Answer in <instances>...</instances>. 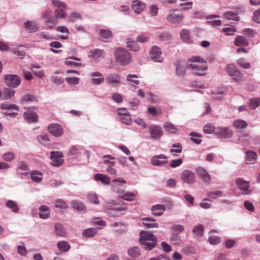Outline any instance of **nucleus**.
I'll return each mask as SVG.
<instances>
[{"label": "nucleus", "mask_w": 260, "mask_h": 260, "mask_svg": "<svg viewBox=\"0 0 260 260\" xmlns=\"http://www.w3.org/2000/svg\"><path fill=\"white\" fill-rule=\"evenodd\" d=\"M187 66L191 68L196 75L204 76L206 74L208 68L207 63L199 56H192L189 58L187 60Z\"/></svg>", "instance_id": "f257e3e1"}, {"label": "nucleus", "mask_w": 260, "mask_h": 260, "mask_svg": "<svg viewBox=\"0 0 260 260\" xmlns=\"http://www.w3.org/2000/svg\"><path fill=\"white\" fill-rule=\"evenodd\" d=\"M140 242L145 249L151 250L157 244V238L150 232L142 231L140 233Z\"/></svg>", "instance_id": "f03ea898"}, {"label": "nucleus", "mask_w": 260, "mask_h": 260, "mask_svg": "<svg viewBox=\"0 0 260 260\" xmlns=\"http://www.w3.org/2000/svg\"><path fill=\"white\" fill-rule=\"evenodd\" d=\"M105 212L111 217L120 216L124 214L126 210L125 204H113L107 203L105 205Z\"/></svg>", "instance_id": "7ed1b4c3"}, {"label": "nucleus", "mask_w": 260, "mask_h": 260, "mask_svg": "<svg viewBox=\"0 0 260 260\" xmlns=\"http://www.w3.org/2000/svg\"><path fill=\"white\" fill-rule=\"evenodd\" d=\"M114 55L116 61L121 65H127L132 61V55L126 49L118 47L114 52Z\"/></svg>", "instance_id": "20e7f679"}, {"label": "nucleus", "mask_w": 260, "mask_h": 260, "mask_svg": "<svg viewBox=\"0 0 260 260\" xmlns=\"http://www.w3.org/2000/svg\"><path fill=\"white\" fill-rule=\"evenodd\" d=\"M183 19L182 13L177 9L170 10L167 16V21L173 24L179 23Z\"/></svg>", "instance_id": "39448f33"}, {"label": "nucleus", "mask_w": 260, "mask_h": 260, "mask_svg": "<svg viewBox=\"0 0 260 260\" xmlns=\"http://www.w3.org/2000/svg\"><path fill=\"white\" fill-rule=\"evenodd\" d=\"M5 82L8 86L15 88L20 85L21 79L18 75L8 74L5 77Z\"/></svg>", "instance_id": "423d86ee"}, {"label": "nucleus", "mask_w": 260, "mask_h": 260, "mask_svg": "<svg viewBox=\"0 0 260 260\" xmlns=\"http://www.w3.org/2000/svg\"><path fill=\"white\" fill-rule=\"evenodd\" d=\"M112 182V187L114 192L118 194H122L124 192V184L126 183L124 180L118 178L114 179Z\"/></svg>", "instance_id": "0eeeda50"}, {"label": "nucleus", "mask_w": 260, "mask_h": 260, "mask_svg": "<svg viewBox=\"0 0 260 260\" xmlns=\"http://www.w3.org/2000/svg\"><path fill=\"white\" fill-rule=\"evenodd\" d=\"M228 74L236 82H240L243 81V77L241 73L237 70L233 64H229L227 67Z\"/></svg>", "instance_id": "6e6552de"}, {"label": "nucleus", "mask_w": 260, "mask_h": 260, "mask_svg": "<svg viewBox=\"0 0 260 260\" xmlns=\"http://www.w3.org/2000/svg\"><path fill=\"white\" fill-rule=\"evenodd\" d=\"M48 130L50 134L55 137H59L63 134L62 126L59 124L52 123L48 125Z\"/></svg>", "instance_id": "1a4fd4ad"}, {"label": "nucleus", "mask_w": 260, "mask_h": 260, "mask_svg": "<svg viewBox=\"0 0 260 260\" xmlns=\"http://www.w3.org/2000/svg\"><path fill=\"white\" fill-rule=\"evenodd\" d=\"M182 181L187 184H191L196 181V176L193 172L189 170H183L181 173Z\"/></svg>", "instance_id": "9d476101"}, {"label": "nucleus", "mask_w": 260, "mask_h": 260, "mask_svg": "<svg viewBox=\"0 0 260 260\" xmlns=\"http://www.w3.org/2000/svg\"><path fill=\"white\" fill-rule=\"evenodd\" d=\"M214 135L218 138L226 139L232 137V132L226 127H218L215 128Z\"/></svg>", "instance_id": "9b49d317"}, {"label": "nucleus", "mask_w": 260, "mask_h": 260, "mask_svg": "<svg viewBox=\"0 0 260 260\" xmlns=\"http://www.w3.org/2000/svg\"><path fill=\"white\" fill-rule=\"evenodd\" d=\"M63 154L59 151H52L50 153V158L51 164L54 166H59L63 162Z\"/></svg>", "instance_id": "f8f14e48"}, {"label": "nucleus", "mask_w": 260, "mask_h": 260, "mask_svg": "<svg viewBox=\"0 0 260 260\" xmlns=\"http://www.w3.org/2000/svg\"><path fill=\"white\" fill-rule=\"evenodd\" d=\"M150 57L154 62H162L163 58L161 56V51L159 47L156 46L152 47L150 51Z\"/></svg>", "instance_id": "ddd939ff"}, {"label": "nucleus", "mask_w": 260, "mask_h": 260, "mask_svg": "<svg viewBox=\"0 0 260 260\" xmlns=\"http://www.w3.org/2000/svg\"><path fill=\"white\" fill-rule=\"evenodd\" d=\"M168 157L162 154L154 155L151 158V164L154 166H162L168 162Z\"/></svg>", "instance_id": "4468645a"}, {"label": "nucleus", "mask_w": 260, "mask_h": 260, "mask_svg": "<svg viewBox=\"0 0 260 260\" xmlns=\"http://www.w3.org/2000/svg\"><path fill=\"white\" fill-rule=\"evenodd\" d=\"M149 132L151 137L155 140H158L163 135L164 132L161 127L157 125L151 124L149 126Z\"/></svg>", "instance_id": "2eb2a0df"}, {"label": "nucleus", "mask_w": 260, "mask_h": 260, "mask_svg": "<svg viewBox=\"0 0 260 260\" xmlns=\"http://www.w3.org/2000/svg\"><path fill=\"white\" fill-rule=\"evenodd\" d=\"M235 182L241 190L243 194H249L251 193L250 190L249 189L250 186L249 182L245 181L241 178H237Z\"/></svg>", "instance_id": "dca6fc26"}, {"label": "nucleus", "mask_w": 260, "mask_h": 260, "mask_svg": "<svg viewBox=\"0 0 260 260\" xmlns=\"http://www.w3.org/2000/svg\"><path fill=\"white\" fill-rule=\"evenodd\" d=\"M105 79L106 82L109 84L119 86L121 77L118 74L111 73L106 76Z\"/></svg>", "instance_id": "f3484780"}, {"label": "nucleus", "mask_w": 260, "mask_h": 260, "mask_svg": "<svg viewBox=\"0 0 260 260\" xmlns=\"http://www.w3.org/2000/svg\"><path fill=\"white\" fill-rule=\"evenodd\" d=\"M90 76L92 77L90 79V82L93 85H100L104 81L103 75L99 72H94L90 74Z\"/></svg>", "instance_id": "a211bd4d"}, {"label": "nucleus", "mask_w": 260, "mask_h": 260, "mask_svg": "<svg viewBox=\"0 0 260 260\" xmlns=\"http://www.w3.org/2000/svg\"><path fill=\"white\" fill-rule=\"evenodd\" d=\"M257 159V153L252 150H247L246 152L245 162L247 164H254Z\"/></svg>", "instance_id": "6ab92c4d"}, {"label": "nucleus", "mask_w": 260, "mask_h": 260, "mask_svg": "<svg viewBox=\"0 0 260 260\" xmlns=\"http://www.w3.org/2000/svg\"><path fill=\"white\" fill-rule=\"evenodd\" d=\"M15 91V90L5 87L2 91V95L0 97V100L5 101L8 100L14 96Z\"/></svg>", "instance_id": "aec40b11"}, {"label": "nucleus", "mask_w": 260, "mask_h": 260, "mask_svg": "<svg viewBox=\"0 0 260 260\" xmlns=\"http://www.w3.org/2000/svg\"><path fill=\"white\" fill-rule=\"evenodd\" d=\"M190 32L186 29H182L180 32V37L181 40L185 43L190 44L192 43V40L190 36Z\"/></svg>", "instance_id": "412c9836"}, {"label": "nucleus", "mask_w": 260, "mask_h": 260, "mask_svg": "<svg viewBox=\"0 0 260 260\" xmlns=\"http://www.w3.org/2000/svg\"><path fill=\"white\" fill-rule=\"evenodd\" d=\"M198 175L205 182H208L211 180L209 174L206 170L202 167H198L196 169Z\"/></svg>", "instance_id": "4be33fe9"}, {"label": "nucleus", "mask_w": 260, "mask_h": 260, "mask_svg": "<svg viewBox=\"0 0 260 260\" xmlns=\"http://www.w3.org/2000/svg\"><path fill=\"white\" fill-rule=\"evenodd\" d=\"M143 224L146 229L157 228L158 224L155 220L151 217H144L142 219Z\"/></svg>", "instance_id": "5701e85b"}, {"label": "nucleus", "mask_w": 260, "mask_h": 260, "mask_svg": "<svg viewBox=\"0 0 260 260\" xmlns=\"http://www.w3.org/2000/svg\"><path fill=\"white\" fill-rule=\"evenodd\" d=\"M24 119L28 123H36L38 120V116L37 114L34 112L27 111L23 114Z\"/></svg>", "instance_id": "b1692460"}, {"label": "nucleus", "mask_w": 260, "mask_h": 260, "mask_svg": "<svg viewBox=\"0 0 260 260\" xmlns=\"http://www.w3.org/2000/svg\"><path fill=\"white\" fill-rule=\"evenodd\" d=\"M166 210V207L162 204H156L152 206L151 211L156 216L161 215Z\"/></svg>", "instance_id": "393cba45"}, {"label": "nucleus", "mask_w": 260, "mask_h": 260, "mask_svg": "<svg viewBox=\"0 0 260 260\" xmlns=\"http://www.w3.org/2000/svg\"><path fill=\"white\" fill-rule=\"evenodd\" d=\"M145 8V4L137 0L134 1L132 3V9L137 13H141Z\"/></svg>", "instance_id": "a878e982"}, {"label": "nucleus", "mask_w": 260, "mask_h": 260, "mask_svg": "<svg viewBox=\"0 0 260 260\" xmlns=\"http://www.w3.org/2000/svg\"><path fill=\"white\" fill-rule=\"evenodd\" d=\"M55 231L58 236L65 237L67 236L66 228L60 223H57L54 225Z\"/></svg>", "instance_id": "bb28decb"}, {"label": "nucleus", "mask_w": 260, "mask_h": 260, "mask_svg": "<svg viewBox=\"0 0 260 260\" xmlns=\"http://www.w3.org/2000/svg\"><path fill=\"white\" fill-rule=\"evenodd\" d=\"M29 171L27 165L23 161H20L18 162L17 172L18 173L23 175L26 174Z\"/></svg>", "instance_id": "cd10ccee"}, {"label": "nucleus", "mask_w": 260, "mask_h": 260, "mask_svg": "<svg viewBox=\"0 0 260 260\" xmlns=\"http://www.w3.org/2000/svg\"><path fill=\"white\" fill-rule=\"evenodd\" d=\"M186 64L184 61H180L178 64H176V73L177 76H181L184 75L186 69Z\"/></svg>", "instance_id": "c85d7f7f"}, {"label": "nucleus", "mask_w": 260, "mask_h": 260, "mask_svg": "<svg viewBox=\"0 0 260 260\" xmlns=\"http://www.w3.org/2000/svg\"><path fill=\"white\" fill-rule=\"evenodd\" d=\"M216 233L217 232L215 230H211L209 233V242L212 245L217 244L220 242V238L218 236L213 235L214 233Z\"/></svg>", "instance_id": "c756f323"}, {"label": "nucleus", "mask_w": 260, "mask_h": 260, "mask_svg": "<svg viewBox=\"0 0 260 260\" xmlns=\"http://www.w3.org/2000/svg\"><path fill=\"white\" fill-rule=\"evenodd\" d=\"M95 180L101 181L104 185H109L110 183V178L107 175L98 173L94 175Z\"/></svg>", "instance_id": "7c9ffc66"}, {"label": "nucleus", "mask_w": 260, "mask_h": 260, "mask_svg": "<svg viewBox=\"0 0 260 260\" xmlns=\"http://www.w3.org/2000/svg\"><path fill=\"white\" fill-rule=\"evenodd\" d=\"M234 44L237 46H246L249 44V42L245 37L238 36L235 40Z\"/></svg>", "instance_id": "2f4dec72"}, {"label": "nucleus", "mask_w": 260, "mask_h": 260, "mask_svg": "<svg viewBox=\"0 0 260 260\" xmlns=\"http://www.w3.org/2000/svg\"><path fill=\"white\" fill-rule=\"evenodd\" d=\"M104 54V51L100 49H94L91 50L89 53V56L94 60L99 59Z\"/></svg>", "instance_id": "473e14b6"}, {"label": "nucleus", "mask_w": 260, "mask_h": 260, "mask_svg": "<svg viewBox=\"0 0 260 260\" xmlns=\"http://www.w3.org/2000/svg\"><path fill=\"white\" fill-rule=\"evenodd\" d=\"M163 127L170 134H176L178 129L176 125L170 123V122H166L163 125Z\"/></svg>", "instance_id": "72a5a7b5"}, {"label": "nucleus", "mask_w": 260, "mask_h": 260, "mask_svg": "<svg viewBox=\"0 0 260 260\" xmlns=\"http://www.w3.org/2000/svg\"><path fill=\"white\" fill-rule=\"evenodd\" d=\"M6 206L14 213H18L19 211V208L17 204L13 200H9L7 201Z\"/></svg>", "instance_id": "f704fd0d"}, {"label": "nucleus", "mask_w": 260, "mask_h": 260, "mask_svg": "<svg viewBox=\"0 0 260 260\" xmlns=\"http://www.w3.org/2000/svg\"><path fill=\"white\" fill-rule=\"evenodd\" d=\"M135 198L136 193L130 191L123 192L119 196V198L128 202L133 201Z\"/></svg>", "instance_id": "c9c22d12"}, {"label": "nucleus", "mask_w": 260, "mask_h": 260, "mask_svg": "<svg viewBox=\"0 0 260 260\" xmlns=\"http://www.w3.org/2000/svg\"><path fill=\"white\" fill-rule=\"evenodd\" d=\"M0 108L2 110H13L17 112L19 111V107L15 104L9 103L8 102H4L0 105Z\"/></svg>", "instance_id": "e433bc0d"}, {"label": "nucleus", "mask_w": 260, "mask_h": 260, "mask_svg": "<svg viewBox=\"0 0 260 260\" xmlns=\"http://www.w3.org/2000/svg\"><path fill=\"white\" fill-rule=\"evenodd\" d=\"M72 207L78 211H85L86 208L84 204L79 201L74 200L71 203Z\"/></svg>", "instance_id": "4c0bfd02"}, {"label": "nucleus", "mask_w": 260, "mask_h": 260, "mask_svg": "<svg viewBox=\"0 0 260 260\" xmlns=\"http://www.w3.org/2000/svg\"><path fill=\"white\" fill-rule=\"evenodd\" d=\"M38 99L36 96L32 94H27L23 96L21 100L22 104L30 103L31 102H38Z\"/></svg>", "instance_id": "58836bf2"}, {"label": "nucleus", "mask_w": 260, "mask_h": 260, "mask_svg": "<svg viewBox=\"0 0 260 260\" xmlns=\"http://www.w3.org/2000/svg\"><path fill=\"white\" fill-rule=\"evenodd\" d=\"M204 226L202 224H198L192 229V233L197 237H201L203 235Z\"/></svg>", "instance_id": "ea45409f"}, {"label": "nucleus", "mask_w": 260, "mask_h": 260, "mask_svg": "<svg viewBox=\"0 0 260 260\" xmlns=\"http://www.w3.org/2000/svg\"><path fill=\"white\" fill-rule=\"evenodd\" d=\"M30 178L34 182H39L43 179V174L38 171L30 172Z\"/></svg>", "instance_id": "a19ab883"}, {"label": "nucleus", "mask_w": 260, "mask_h": 260, "mask_svg": "<svg viewBox=\"0 0 260 260\" xmlns=\"http://www.w3.org/2000/svg\"><path fill=\"white\" fill-rule=\"evenodd\" d=\"M57 246L62 252H67L69 251L71 248L69 243L65 241H59L57 244Z\"/></svg>", "instance_id": "79ce46f5"}, {"label": "nucleus", "mask_w": 260, "mask_h": 260, "mask_svg": "<svg viewBox=\"0 0 260 260\" xmlns=\"http://www.w3.org/2000/svg\"><path fill=\"white\" fill-rule=\"evenodd\" d=\"M98 233L95 228H89L84 230L82 232V236L85 238H90L93 237Z\"/></svg>", "instance_id": "37998d69"}, {"label": "nucleus", "mask_w": 260, "mask_h": 260, "mask_svg": "<svg viewBox=\"0 0 260 260\" xmlns=\"http://www.w3.org/2000/svg\"><path fill=\"white\" fill-rule=\"evenodd\" d=\"M233 125L236 129H241L247 126V122L244 120L239 119L235 120Z\"/></svg>", "instance_id": "c03bdc74"}, {"label": "nucleus", "mask_w": 260, "mask_h": 260, "mask_svg": "<svg viewBox=\"0 0 260 260\" xmlns=\"http://www.w3.org/2000/svg\"><path fill=\"white\" fill-rule=\"evenodd\" d=\"M22 47H23L22 46L19 45L18 48H13L12 49L13 53L20 58H23L26 54L25 50L21 49Z\"/></svg>", "instance_id": "a18cd8bd"}, {"label": "nucleus", "mask_w": 260, "mask_h": 260, "mask_svg": "<svg viewBox=\"0 0 260 260\" xmlns=\"http://www.w3.org/2000/svg\"><path fill=\"white\" fill-rule=\"evenodd\" d=\"M25 28L31 32H36L38 30V27L36 22L28 21L25 23Z\"/></svg>", "instance_id": "49530a36"}, {"label": "nucleus", "mask_w": 260, "mask_h": 260, "mask_svg": "<svg viewBox=\"0 0 260 260\" xmlns=\"http://www.w3.org/2000/svg\"><path fill=\"white\" fill-rule=\"evenodd\" d=\"M222 192L219 190L212 191L208 193V196L209 199H205L204 201H211V199H215L218 197L222 196Z\"/></svg>", "instance_id": "de8ad7c7"}, {"label": "nucleus", "mask_w": 260, "mask_h": 260, "mask_svg": "<svg viewBox=\"0 0 260 260\" xmlns=\"http://www.w3.org/2000/svg\"><path fill=\"white\" fill-rule=\"evenodd\" d=\"M126 43L127 47L133 51H138L140 49L139 46L134 40L128 39Z\"/></svg>", "instance_id": "09e8293b"}, {"label": "nucleus", "mask_w": 260, "mask_h": 260, "mask_svg": "<svg viewBox=\"0 0 260 260\" xmlns=\"http://www.w3.org/2000/svg\"><path fill=\"white\" fill-rule=\"evenodd\" d=\"M248 106L252 109H255L260 106V98L250 99L248 102Z\"/></svg>", "instance_id": "8fccbe9b"}, {"label": "nucleus", "mask_w": 260, "mask_h": 260, "mask_svg": "<svg viewBox=\"0 0 260 260\" xmlns=\"http://www.w3.org/2000/svg\"><path fill=\"white\" fill-rule=\"evenodd\" d=\"M128 254L131 257H137L140 255V250L138 247L134 246L128 249Z\"/></svg>", "instance_id": "3c124183"}, {"label": "nucleus", "mask_w": 260, "mask_h": 260, "mask_svg": "<svg viewBox=\"0 0 260 260\" xmlns=\"http://www.w3.org/2000/svg\"><path fill=\"white\" fill-rule=\"evenodd\" d=\"M182 147L179 143H175L172 145V148L170 149V152L172 154L175 155L176 154L180 153L182 152Z\"/></svg>", "instance_id": "603ef678"}, {"label": "nucleus", "mask_w": 260, "mask_h": 260, "mask_svg": "<svg viewBox=\"0 0 260 260\" xmlns=\"http://www.w3.org/2000/svg\"><path fill=\"white\" fill-rule=\"evenodd\" d=\"M138 76L135 74H128L126 76V81L130 83L132 85H138L140 82L137 80Z\"/></svg>", "instance_id": "864d4df0"}, {"label": "nucleus", "mask_w": 260, "mask_h": 260, "mask_svg": "<svg viewBox=\"0 0 260 260\" xmlns=\"http://www.w3.org/2000/svg\"><path fill=\"white\" fill-rule=\"evenodd\" d=\"M66 9L60 8L55 10V16L57 18L65 19L67 17V13L65 11Z\"/></svg>", "instance_id": "5fc2aeb1"}, {"label": "nucleus", "mask_w": 260, "mask_h": 260, "mask_svg": "<svg viewBox=\"0 0 260 260\" xmlns=\"http://www.w3.org/2000/svg\"><path fill=\"white\" fill-rule=\"evenodd\" d=\"M224 16L229 20H238V13L234 11H227L224 13Z\"/></svg>", "instance_id": "6e6d98bb"}, {"label": "nucleus", "mask_w": 260, "mask_h": 260, "mask_svg": "<svg viewBox=\"0 0 260 260\" xmlns=\"http://www.w3.org/2000/svg\"><path fill=\"white\" fill-rule=\"evenodd\" d=\"M103 159L105 164H108L111 166H114L115 164V158L111 155L108 154L104 155Z\"/></svg>", "instance_id": "4d7b16f0"}, {"label": "nucleus", "mask_w": 260, "mask_h": 260, "mask_svg": "<svg viewBox=\"0 0 260 260\" xmlns=\"http://www.w3.org/2000/svg\"><path fill=\"white\" fill-rule=\"evenodd\" d=\"M68 19L70 21L74 22L78 20L81 19L82 16L80 14L73 12L69 14Z\"/></svg>", "instance_id": "13d9d810"}, {"label": "nucleus", "mask_w": 260, "mask_h": 260, "mask_svg": "<svg viewBox=\"0 0 260 260\" xmlns=\"http://www.w3.org/2000/svg\"><path fill=\"white\" fill-rule=\"evenodd\" d=\"M189 135L191 136L190 138L191 140L197 144H199L201 143L202 140L200 139L201 136L199 134L195 132H191L189 134Z\"/></svg>", "instance_id": "bf43d9fd"}, {"label": "nucleus", "mask_w": 260, "mask_h": 260, "mask_svg": "<svg viewBox=\"0 0 260 260\" xmlns=\"http://www.w3.org/2000/svg\"><path fill=\"white\" fill-rule=\"evenodd\" d=\"M88 200L94 204H99V200L96 194L94 193H90L87 196Z\"/></svg>", "instance_id": "052dcab7"}, {"label": "nucleus", "mask_w": 260, "mask_h": 260, "mask_svg": "<svg viewBox=\"0 0 260 260\" xmlns=\"http://www.w3.org/2000/svg\"><path fill=\"white\" fill-rule=\"evenodd\" d=\"M119 120L126 125H129L132 122V119L128 112L123 116L119 117Z\"/></svg>", "instance_id": "680f3d73"}, {"label": "nucleus", "mask_w": 260, "mask_h": 260, "mask_svg": "<svg viewBox=\"0 0 260 260\" xmlns=\"http://www.w3.org/2000/svg\"><path fill=\"white\" fill-rule=\"evenodd\" d=\"M215 127L212 123H208L204 127V132L206 134H210L215 132Z\"/></svg>", "instance_id": "e2e57ef3"}, {"label": "nucleus", "mask_w": 260, "mask_h": 260, "mask_svg": "<svg viewBox=\"0 0 260 260\" xmlns=\"http://www.w3.org/2000/svg\"><path fill=\"white\" fill-rule=\"evenodd\" d=\"M172 243L175 245L179 244L181 242V237L177 233H173L170 237Z\"/></svg>", "instance_id": "0e129e2a"}, {"label": "nucleus", "mask_w": 260, "mask_h": 260, "mask_svg": "<svg viewBox=\"0 0 260 260\" xmlns=\"http://www.w3.org/2000/svg\"><path fill=\"white\" fill-rule=\"evenodd\" d=\"M237 62L239 66L245 69H249L251 67L250 63L243 58L238 59Z\"/></svg>", "instance_id": "69168bd1"}, {"label": "nucleus", "mask_w": 260, "mask_h": 260, "mask_svg": "<svg viewBox=\"0 0 260 260\" xmlns=\"http://www.w3.org/2000/svg\"><path fill=\"white\" fill-rule=\"evenodd\" d=\"M50 80L52 82L58 85L61 84L64 82V79L62 78L55 75L51 76Z\"/></svg>", "instance_id": "338daca9"}, {"label": "nucleus", "mask_w": 260, "mask_h": 260, "mask_svg": "<svg viewBox=\"0 0 260 260\" xmlns=\"http://www.w3.org/2000/svg\"><path fill=\"white\" fill-rule=\"evenodd\" d=\"M51 2L52 5L57 7V9L64 8L67 9V5L60 1V0H51Z\"/></svg>", "instance_id": "774afa93"}]
</instances>
